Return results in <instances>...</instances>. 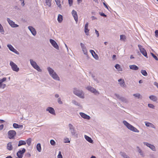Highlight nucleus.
<instances>
[{"mask_svg": "<svg viewBox=\"0 0 158 158\" xmlns=\"http://www.w3.org/2000/svg\"><path fill=\"white\" fill-rule=\"evenodd\" d=\"M133 95L135 98H140L141 95L137 93L135 94H133Z\"/></svg>", "mask_w": 158, "mask_h": 158, "instance_id": "nucleus-39", "label": "nucleus"}, {"mask_svg": "<svg viewBox=\"0 0 158 158\" xmlns=\"http://www.w3.org/2000/svg\"><path fill=\"white\" fill-rule=\"evenodd\" d=\"M155 36L157 37L158 35V30H156L155 31Z\"/></svg>", "mask_w": 158, "mask_h": 158, "instance_id": "nucleus-57", "label": "nucleus"}, {"mask_svg": "<svg viewBox=\"0 0 158 158\" xmlns=\"http://www.w3.org/2000/svg\"><path fill=\"white\" fill-rule=\"evenodd\" d=\"M27 143L28 146H29L31 144V138H29L26 141Z\"/></svg>", "mask_w": 158, "mask_h": 158, "instance_id": "nucleus-36", "label": "nucleus"}, {"mask_svg": "<svg viewBox=\"0 0 158 158\" xmlns=\"http://www.w3.org/2000/svg\"><path fill=\"white\" fill-rule=\"evenodd\" d=\"M6 78L4 77L2 79L0 80V83H2L3 82L5 81L6 80Z\"/></svg>", "mask_w": 158, "mask_h": 158, "instance_id": "nucleus-52", "label": "nucleus"}, {"mask_svg": "<svg viewBox=\"0 0 158 158\" xmlns=\"http://www.w3.org/2000/svg\"><path fill=\"white\" fill-rule=\"evenodd\" d=\"M57 158H63V156L60 151L59 152L58 155L57 156Z\"/></svg>", "mask_w": 158, "mask_h": 158, "instance_id": "nucleus-47", "label": "nucleus"}, {"mask_svg": "<svg viewBox=\"0 0 158 158\" xmlns=\"http://www.w3.org/2000/svg\"><path fill=\"white\" fill-rule=\"evenodd\" d=\"M86 89L90 91L92 93H94L95 95H98L99 94V92L94 88L91 86H88L86 88Z\"/></svg>", "mask_w": 158, "mask_h": 158, "instance_id": "nucleus-10", "label": "nucleus"}, {"mask_svg": "<svg viewBox=\"0 0 158 158\" xmlns=\"http://www.w3.org/2000/svg\"><path fill=\"white\" fill-rule=\"evenodd\" d=\"M64 143H70V141L69 140V139L68 138H65L64 139Z\"/></svg>", "mask_w": 158, "mask_h": 158, "instance_id": "nucleus-49", "label": "nucleus"}, {"mask_svg": "<svg viewBox=\"0 0 158 158\" xmlns=\"http://www.w3.org/2000/svg\"><path fill=\"white\" fill-rule=\"evenodd\" d=\"M68 2L69 5V6H71L73 4V0H68Z\"/></svg>", "mask_w": 158, "mask_h": 158, "instance_id": "nucleus-50", "label": "nucleus"}, {"mask_svg": "<svg viewBox=\"0 0 158 158\" xmlns=\"http://www.w3.org/2000/svg\"><path fill=\"white\" fill-rule=\"evenodd\" d=\"M29 61L31 65L34 68L39 72H42V69H40V67L37 64L35 61H34L32 59H30Z\"/></svg>", "mask_w": 158, "mask_h": 158, "instance_id": "nucleus-5", "label": "nucleus"}, {"mask_svg": "<svg viewBox=\"0 0 158 158\" xmlns=\"http://www.w3.org/2000/svg\"><path fill=\"white\" fill-rule=\"evenodd\" d=\"M72 102L74 104L77 106H80V104L77 102V101H76L75 100H73L72 101Z\"/></svg>", "mask_w": 158, "mask_h": 158, "instance_id": "nucleus-35", "label": "nucleus"}, {"mask_svg": "<svg viewBox=\"0 0 158 158\" xmlns=\"http://www.w3.org/2000/svg\"><path fill=\"white\" fill-rule=\"evenodd\" d=\"M89 30L88 29V27L85 28V32L86 35H89Z\"/></svg>", "mask_w": 158, "mask_h": 158, "instance_id": "nucleus-40", "label": "nucleus"}, {"mask_svg": "<svg viewBox=\"0 0 158 158\" xmlns=\"http://www.w3.org/2000/svg\"><path fill=\"white\" fill-rule=\"evenodd\" d=\"M137 149L138 153L143 157L145 156V154L143 152L141 149L138 146L136 147Z\"/></svg>", "mask_w": 158, "mask_h": 158, "instance_id": "nucleus-20", "label": "nucleus"}, {"mask_svg": "<svg viewBox=\"0 0 158 158\" xmlns=\"http://www.w3.org/2000/svg\"><path fill=\"white\" fill-rule=\"evenodd\" d=\"M59 97V95L58 94H56L55 95V97L56 98H58Z\"/></svg>", "mask_w": 158, "mask_h": 158, "instance_id": "nucleus-61", "label": "nucleus"}, {"mask_svg": "<svg viewBox=\"0 0 158 158\" xmlns=\"http://www.w3.org/2000/svg\"><path fill=\"white\" fill-rule=\"evenodd\" d=\"M120 154L123 158H130V157L124 152H121L120 153Z\"/></svg>", "mask_w": 158, "mask_h": 158, "instance_id": "nucleus-31", "label": "nucleus"}, {"mask_svg": "<svg viewBox=\"0 0 158 158\" xmlns=\"http://www.w3.org/2000/svg\"><path fill=\"white\" fill-rule=\"evenodd\" d=\"M7 149L11 151L13 149V147L11 142H9L7 145Z\"/></svg>", "mask_w": 158, "mask_h": 158, "instance_id": "nucleus-25", "label": "nucleus"}, {"mask_svg": "<svg viewBox=\"0 0 158 158\" xmlns=\"http://www.w3.org/2000/svg\"><path fill=\"white\" fill-rule=\"evenodd\" d=\"M118 81L119 82V83L121 86L124 84V81L123 79H119L118 80Z\"/></svg>", "mask_w": 158, "mask_h": 158, "instance_id": "nucleus-34", "label": "nucleus"}, {"mask_svg": "<svg viewBox=\"0 0 158 158\" xmlns=\"http://www.w3.org/2000/svg\"><path fill=\"white\" fill-rule=\"evenodd\" d=\"M55 2H56V4L57 5L58 7L60 9L61 8L62 6L60 4V0H55Z\"/></svg>", "mask_w": 158, "mask_h": 158, "instance_id": "nucleus-30", "label": "nucleus"}, {"mask_svg": "<svg viewBox=\"0 0 158 158\" xmlns=\"http://www.w3.org/2000/svg\"><path fill=\"white\" fill-rule=\"evenodd\" d=\"M149 98L150 100L154 102H156L157 100V97L156 96L153 95L149 96Z\"/></svg>", "mask_w": 158, "mask_h": 158, "instance_id": "nucleus-23", "label": "nucleus"}, {"mask_svg": "<svg viewBox=\"0 0 158 158\" xmlns=\"http://www.w3.org/2000/svg\"><path fill=\"white\" fill-rule=\"evenodd\" d=\"M115 67L117 69H118L119 70H120V69H121L120 66L118 64H117L115 65Z\"/></svg>", "mask_w": 158, "mask_h": 158, "instance_id": "nucleus-48", "label": "nucleus"}, {"mask_svg": "<svg viewBox=\"0 0 158 158\" xmlns=\"http://www.w3.org/2000/svg\"><path fill=\"white\" fill-rule=\"evenodd\" d=\"M138 47L139 48L140 50V52L142 53V54L145 57L147 58H148V56H147V53L146 51V50L144 49V48H143L142 46L140 44H139L138 45Z\"/></svg>", "mask_w": 158, "mask_h": 158, "instance_id": "nucleus-9", "label": "nucleus"}, {"mask_svg": "<svg viewBox=\"0 0 158 158\" xmlns=\"http://www.w3.org/2000/svg\"><path fill=\"white\" fill-rule=\"evenodd\" d=\"M37 149V151L39 152H41V144L40 143H38L36 146Z\"/></svg>", "mask_w": 158, "mask_h": 158, "instance_id": "nucleus-29", "label": "nucleus"}, {"mask_svg": "<svg viewBox=\"0 0 158 158\" xmlns=\"http://www.w3.org/2000/svg\"><path fill=\"white\" fill-rule=\"evenodd\" d=\"M80 114L82 118L85 119L89 120L90 118V117L89 115H88L83 113L80 112Z\"/></svg>", "mask_w": 158, "mask_h": 158, "instance_id": "nucleus-17", "label": "nucleus"}, {"mask_svg": "<svg viewBox=\"0 0 158 158\" xmlns=\"http://www.w3.org/2000/svg\"><path fill=\"white\" fill-rule=\"evenodd\" d=\"M72 13L75 20L77 22L78 21V17L77 12L74 10H73Z\"/></svg>", "mask_w": 158, "mask_h": 158, "instance_id": "nucleus-19", "label": "nucleus"}, {"mask_svg": "<svg viewBox=\"0 0 158 158\" xmlns=\"http://www.w3.org/2000/svg\"><path fill=\"white\" fill-rule=\"evenodd\" d=\"M26 152V149L24 148H23L22 150H19L17 153V155L18 158H22L23 154Z\"/></svg>", "mask_w": 158, "mask_h": 158, "instance_id": "nucleus-12", "label": "nucleus"}, {"mask_svg": "<svg viewBox=\"0 0 158 158\" xmlns=\"http://www.w3.org/2000/svg\"><path fill=\"white\" fill-rule=\"evenodd\" d=\"M82 50L84 54L85 55H87V56H88V55H87V52L86 48H84V49H82Z\"/></svg>", "mask_w": 158, "mask_h": 158, "instance_id": "nucleus-41", "label": "nucleus"}, {"mask_svg": "<svg viewBox=\"0 0 158 158\" xmlns=\"http://www.w3.org/2000/svg\"><path fill=\"white\" fill-rule=\"evenodd\" d=\"M85 139L90 143H93V140L89 136L85 135Z\"/></svg>", "mask_w": 158, "mask_h": 158, "instance_id": "nucleus-26", "label": "nucleus"}, {"mask_svg": "<svg viewBox=\"0 0 158 158\" xmlns=\"http://www.w3.org/2000/svg\"><path fill=\"white\" fill-rule=\"evenodd\" d=\"M95 33L97 35V37H98V36H99V33L98 32V31L96 29L95 30Z\"/></svg>", "mask_w": 158, "mask_h": 158, "instance_id": "nucleus-55", "label": "nucleus"}, {"mask_svg": "<svg viewBox=\"0 0 158 158\" xmlns=\"http://www.w3.org/2000/svg\"><path fill=\"white\" fill-rule=\"evenodd\" d=\"M80 45L81 46L82 49L86 48L85 45L82 43H80Z\"/></svg>", "mask_w": 158, "mask_h": 158, "instance_id": "nucleus-53", "label": "nucleus"}, {"mask_svg": "<svg viewBox=\"0 0 158 158\" xmlns=\"http://www.w3.org/2000/svg\"><path fill=\"white\" fill-rule=\"evenodd\" d=\"M26 144V141L20 140L19 141L18 144V146L19 147L23 145H25Z\"/></svg>", "mask_w": 158, "mask_h": 158, "instance_id": "nucleus-24", "label": "nucleus"}, {"mask_svg": "<svg viewBox=\"0 0 158 158\" xmlns=\"http://www.w3.org/2000/svg\"><path fill=\"white\" fill-rule=\"evenodd\" d=\"M99 14L101 16L104 17H106V15L104 13L101 12H99Z\"/></svg>", "mask_w": 158, "mask_h": 158, "instance_id": "nucleus-54", "label": "nucleus"}, {"mask_svg": "<svg viewBox=\"0 0 158 158\" xmlns=\"http://www.w3.org/2000/svg\"><path fill=\"white\" fill-rule=\"evenodd\" d=\"M126 39V36L123 35H120V39L121 40L124 41Z\"/></svg>", "mask_w": 158, "mask_h": 158, "instance_id": "nucleus-38", "label": "nucleus"}, {"mask_svg": "<svg viewBox=\"0 0 158 158\" xmlns=\"http://www.w3.org/2000/svg\"><path fill=\"white\" fill-rule=\"evenodd\" d=\"M114 95L118 99H119L122 102L126 103H128V100L126 98L120 96L118 94H115Z\"/></svg>", "mask_w": 158, "mask_h": 158, "instance_id": "nucleus-6", "label": "nucleus"}, {"mask_svg": "<svg viewBox=\"0 0 158 158\" xmlns=\"http://www.w3.org/2000/svg\"><path fill=\"white\" fill-rule=\"evenodd\" d=\"M10 65L11 66V69L14 71L18 72L19 70V68L17 65L13 61H11L10 63Z\"/></svg>", "mask_w": 158, "mask_h": 158, "instance_id": "nucleus-7", "label": "nucleus"}, {"mask_svg": "<svg viewBox=\"0 0 158 158\" xmlns=\"http://www.w3.org/2000/svg\"><path fill=\"white\" fill-rule=\"evenodd\" d=\"M88 23H87L85 26V28H87L88 27Z\"/></svg>", "mask_w": 158, "mask_h": 158, "instance_id": "nucleus-64", "label": "nucleus"}, {"mask_svg": "<svg viewBox=\"0 0 158 158\" xmlns=\"http://www.w3.org/2000/svg\"><path fill=\"white\" fill-rule=\"evenodd\" d=\"M51 144L53 146H54L55 145L56 143L54 140L51 139L50 141Z\"/></svg>", "mask_w": 158, "mask_h": 158, "instance_id": "nucleus-45", "label": "nucleus"}, {"mask_svg": "<svg viewBox=\"0 0 158 158\" xmlns=\"http://www.w3.org/2000/svg\"><path fill=\"white\" fill-rule=\"evenodd\" d=\"M49 41L51 44L54 48L57 50L59 49V46L55 40L52 39H50Z\"/></svg>", "mask_w": 158, "mask_h": 158, "instance_id": "nucleus-13", "label": "nucleus"}, {"mask_svg": "<svg viewBox=\"0 0 158 158\" xmlns=\"http://www.w3.org/2000/svg\"><path fill=\"white\" fill-rule=\"evenodd\" d=\"M141 73L144 76H146L148 75V73L145 70H142Z\"/></svg>", "mask_w": 158, "mask_h": 158, "instance_id": "nucleus-37", "label": "nucleus"}, {"mask_svg": "<svg viewBox=\"0 0 158 158\" xmlns=\"http://www.w3.org/2000/svg\"><path fill=\"white\" fill-rule=\"evenodd\" d=\"M26 156L28 157H29L31 156V155L29 153H28L26 154Z\"/></svg>", "mask_w": 158, "mask_h": 158, "instance_id": "nucleus-62", "label": "nucleus"}, {"mask_svg": "<svg viewBox=\"0 0 158 158\" xmlns=\"http://www.w3.org/2000/svg\"><path fill=\"white\" fill-rule=\"evenodd\" d=\"M0 32L2 34H4L5 32L3 28L2 25L0 23Z\"/></svg>", "mask_w": 158, "mask_h": 158, "instance_id": "nucleus-33", "label": "nucleus"}, {"mask_svg": "<svg viewBox=\"0 0 158 158\" xmlns=\"http://www.w3.org/2000/svg\"><path fill=\"white\" fill-rule=\"evenodd\" d=\"M47 69L50 75L54 79L57 81L60 80V77L52 68L48 67L47 68Z\"/></svg>", "mask_w": 158, "mask_h": 158, "instance_id": "nucleus-1", "label": "nucleus"}, {"mask_svg": "<svg viewBox=\"0 0 158 158\" xmlns=\"http://www.w3.org/2000/svg\"><path fill=\"white\" fill-rule=\"evenodd\" d=\"M103 4L108 10H109L108 6L105 2H103Z\"/></svg>", "mask_w": 158, "mask_h": 158, "instance_id": "nucleus-58", "label": "nucleus"}, {"mask_svg": "<svg viewBox=\"0 0 158 158\" xmlns=\"http://www.w3.org/2000/svg\"><path fill=\"white\" fill-rule=\"evenodd\" d=\"M57 102L59 104H63V102L61 100V98H59L57 99Z\"/></svg>", "mask_w": 158, "mask_h": 158, "instance_id": "nucleus-46", "label": "nucleus"}, {"mask_svg": "<svg viewBox=\"0 0 158 158\" xmlns=\"http://www.w3.org/2000/svg\"><path fill=\"white\" fill-rule=\"evenodd\" d=\"M154 85H155L158 88V83H157V82H155L154 83Z\"/></svg>", "mask_w": 158, "mask_h": 158, "instance_id": "nucleus-63", "label": "nucleus"}, {"mask_svg": "<svg viewBox=\"0 0 158 158\" xmlns=\"http://www.w3.org/2000/svg\"><path fill=\"white\" fill-rule=\"evenodd\" d=\"M13 127L14 128H23V125H18V124L16 123H14L13 124Z\"/></svg>", "mask_w": 158, "mask_h": 158, "instance_id": "nucleus-27", "label": "nucleus"}, {"mask_svg": "<svg viewBox=\"0 0 158 158\" xmlns=\"http://www.w3.org/2000/svg\"><path fill=\"white\" fill-rule=\"evenodd\" d=\"M143 144L149 148L151 150L154 151H156V148L153 145L147 142H143Z\"/></svg>", "mask_w": 158, "mask_h": 158, "instance_id": "nucleus-14", "label": "nucleus"}, {"mask_svg": "<svg viewBox=\"0 0 158 158\" xmlns=\"http://www.w3.org/2000/svg\"><path fill=\"white\" fill-rule=\"evenodd\" d=\"M130 68L134 70H137L139 69V67L135 65H129Z\"/></svg>", "mask_w": 158, "mask_h": 158, "instance_id": "nucleus-22", "label": "nucleus"}, {"mask_svg": "<svg viewBox=\"0 0 158 158\" xmlns=\"http://www.w3.org/2000/svg\"><path fill=\"white\" fill-rule=\"evenodd\" d=\"M28 29L31 31V32L33 35H35L36 32L35 29L31 26H29L28 27Z\"/></svg>", "mask_w": 158, "mask_h": 158, "instance_id": "nucleus-18", "label": "nucleus"}, {"mask_svg": "<svg viewBox=\"0 0 158 158\" xmlns=\"http://www.w3.org/2000/svg\"><path fill=\"white\" fill-rule=\"evenodd\" d=\"M148 106L150 108H152V109H154L155 107V106L154 105L151 104H148Z\"/></svg>", "mask_w": 158, "mask_h": 158, "instance_id": "nucleus-44", "label": "nucleus"}, {"mask_svg": "<svg viewBox=\"0 0 158 158\" xmlns=\"http://www.w3.org/2000/svg\"><path fill=\"white\" fill-rule=\"evenodd\" d=\"M3 125L2 124L0 125V130H2L3 128Z\"/></svg>", "mask_w": 158, "mask_h": 158, "instance_id": "nucleus-60", "label": "nucleus"}, {"mask_svg": "<svg viewBox=\"0 0 158 158\" xmlns=\"http://www.w3.org/2000/svg\"><path fill=\"white\" fill-rule=\"evenodd\" d=\"M7 21L8 22L10 26L13 28H15L18 27H19V25L15 23V22L11 20L9 18H8L7 19Z\"/></svg>", "mask_w": 158, "mask_h": 158, "instance_id": "nucleus-11", "label": "nucleus"}, {"mask_svg": "<svg viewBox=\"0 0 158 158\" xmlns=\"http://www.w3.org/2000/svg\"><path fill=\"white\" fill-rule=\"evenodd\" d=\"M45 2L47 6L48 7H50L51 6V0H45Z\"/></svg>", "mask_w": 158, "mask_h": 158, "instance_id": "nucleus-32", "label": "nucleus"}, {"mask_svg": "<svg viewBox=\"0 0 158 158\" xmlns=\"http://www.w3.org/2000/svg\"><path fill=\"white\" fill-rule=\"evenodd\" d=\"M151 54L152 56L156 60H158V59L157 57L155 56L153 53L151 52Z\"/></svg>", "mask_w": 158, "mask_h": 158, "instance_id": "nucleus-43", "label": "nucleus"}, {"mask_svg": "<svg viewBox=\"0 0 158 158\" xmlns=\"http://www.w3.org/2000/svg\"><path fill=\"white\" fill-rule=\"evenodd\" d=\"M96 59H97L98 57L97 54L95 53V54H94V56H93Z\"/></svg>", "mask_w": 158, "mask_h": 158, "instance_id": "nucleus-56", "label": "nucleus"}, {"mask_svg": "<svg viewBox=\"0 0 158 158\" xmlns=\"http://www.w3.org/2000/svg\"><path fill=\"white\" fill-rule=\"evenodd\" d=\"M145 125L147 127H151L152 128L155 129V126L152 123L147 122H145Z\"/></svg>", "mask_w": 158, "mask_h": 158, "instance_id": "nucleus-21", "label": "nucleus"}, {"mask_svg": "<svg viewBox=\"0 0 158 158\" xmlns=\"http://www.w3.org/2000/svg\"><path fill=\"white\" fill-rule=\"evenodd\" d=\"M46 110L47 111H48L49 113L52 114L54 115H55L56 114L55 111L52 107H48L46 109Z\"/></svg>", "mask_w": 158, "mask_h": 158, "instance_id": "nucleus-16", "label": "nucleus"}, {"mask_svg": "<svg viewBox=\"0 0 158 158\" xmlns=\"http://www.w3.org/2000/svg\"><path fill=\"white\" fill-rule=\"evenodd\" d=\"M91 18H92V20H96L97 19V18L94 16H92Z\"/></svg>", "mask_w": 158, "mask_h": 158, "instance_id": "nucleus-59", "label": "nucleus"}, {"mask_svg": "<svg viewBox=\"0 0 158 158\" xmlns=\"http://www.w3.org/2000/svg\"><path fill=\"white\" fill-rule=\"evenodd\" d=\"M6 86V85L2 83H0V88L4 89Z\"/></svg>", "mask_w": 158, "mask_h": 158, "instance_id": "nucleus-42", "label": "nucleus"}, {"mask_svg": "<svg viewBox=\"0 0 158 158\" xmlns=\"http://www.w3.org/2000/svg\"><path fill=\"white\" fill-rule=\"evenodd\" d=\"M7 47L12 52L15 53L17 54H19V52L17 51L11 44H8Z\"/></svg>", "mask_w": 158, "mask_h": 158, "instance_id": "nucleus-15", "label": "nucleus"}, {"mask_svg": "<svg viewBox=\"0 0 158 158\" xmlns=\"http://www.w3.org/2000/svg\"><path fill=\"white\" fill-rule=\"evenodd\" d=\"M73 93L79 97L84 98L85 94L82 90L77 89V88H75L73 89Z\"/></svg>", "mask_w": 158, "mask_h": 158, "instance_id": "nucleus-3", "label": "nucleus"}, {"mask_svg": "<svg viewBox=\"0 0 158 158\" xmlns=\"http://www.w3.org/2000/svg\"><path fill=\"white\" fill-rule=\"evenodd\" d=\"M16 133L14 130H10L8 132V138L10 139H14Z\"/></svg>", "mask_w": 158, "mask_h": 158, "instance_id": "nucleus-8", "label": "nucleus"}, {"mask_svg": "<svg viewBox=\"0 0 158 158\" xmlns=\"http://www.w3.org/2000/svg\"><path fill=\"white\" fill-rule=\"evenodd\" d=\"M89 51L93 56H94V54H95V52L94 50H90Z\"/></svg>", "mask_w": 158, "mask_h": 158, "instance_id": "nucleus-51", "label": "nucleus"}, {"mask_svg": "<svg viewBox=\"0 0 158 158\" xmlns=\"http://www.w3.org/2000/svg\"><path fill=\"white\" fill-rule=\"evenodd\" d=\"M57 20L59 23H61L63 20V16L60 14L58 15Z\"/></svg>", "mask_w": 158, "mask_h": 158, "instance_id": "nucleus-28", "label": "nucleus"}, {"mask_svg": "<svg viewBox=\"0 0 158 158\" xmlns=\"http://www.w3.org/2000/svg\"><path fill=\"white\" fill-rule=\"evenodd\" d=\"M124 125L129 130L133 132L137 133L139 132V131L136 128L128 123L127 121L123 120V122Z\"/></svg>", "mask_w": 158, "mask_h": 158, "instance_id": "nucleus-2", "label": "nucleus"}, {"mask_svg": "<svg viewBox=\"0 0 158 158\" xmlns=\"http://www.w3.org/2000/svg\"><path fill=\"white\" fill-rule=\"evenodd\" d=\"M68 126L69 128V131L70 132L71 135L76 137H77L78 134L77 133L75 127L71 123L69 124Z\"/></svg>", "mask_w": 158, "mask_h": 158, "instance_id": "nucleus-4", "label": "nucleus"}]
</instances>
